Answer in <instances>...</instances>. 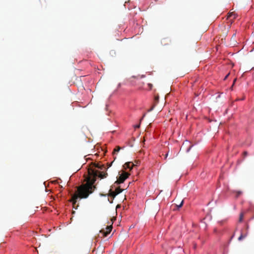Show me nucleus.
Returning <instances> with one entry per match:
<instances>
[{
	"label": "nucleus",
	"mask_w": 254,
	"mask_h": 254,
	"mask_svg": "<svg viewBox=\"0 0 254 254\" xmlns=\"http://www.w3.org/2000/svg\"><path fill=\"white\" fill-rule=\"evenodd\" d=\"M89 177L87 179V182L85 184L81 185L77 188V193L72 195L71 201L73 205H74L77 199L80 198H86L89 195L92 193L96 189L94 185L96 181V177H98L101 179L106 178L108 176L106 172H100L94 169H90L88 171Z\"/></svg>",
	"instance_id": "1"
},
{
	"label": "nucleus",
	"mask_w": 254,
	"mask_h": 254,
	"mask_svg": "<svg viewBox=\"0 0 254 254\" xmlns=\"http://www.w3.org/2000/svg\"><path fill=\"white\" fill-rule=\"evenodd\" d=\"M164 105L163 101L160 103L159 101V96L158 95L155 96L153 105L147 111H152L153 110H156V111H162L164 107Z\"/></svg>",
	"instance_id": "2"
},
{
	"label": "nucleus",
	"mask_w": 254,
	"mask_h": 254,
	"mask_svg": "<svg viewBox=\"0 0 254 254\" xmlns=\"http://www.w3.org/2000/svg\"><path fill=\"white\" fill-rule=\"evenodd\" d=\"M129 174L123 171L122 174H120V176L116 181L115 183L120 184L124 182V181L128 177Z\"/></svg>",
	"instance_id": "3"
},
{
	"label": "nucleus",
	"mask_w": 254,
	"mask_h": 254,
	"mask_svg": "<svg viewBox=\"0 0 254 254\" xmlns=\"http://www.w3.org/2000/svg\"><path fill=\"white\" fill-rule=\"evenodd\" d=\"M95 168H98L101 170H106V167L103 165H101L99 163H91L90 167L88 169V171L90 169H94L95 170Z\"/></svg>",
	"instance_id": "4"
},
{
	"label": "nucleus",
	"mask_w": 254,
	"mask_h": 254,
	"mask_svg": "<svg viewBox=\"0 0 254 254\" xmlns=\"http://www.w3.org/2000/svg\"><path fill=\"white\" fill-rule=\"evenodd\" d=\"M123 189L120 187L117 188L115 191H112L111 189L109 190V196L112 197L113 198L118 194L122 192Z\"/></svg>",
	"instance_id": "5"
},
{
	"label": "nucleus",
	"mask_w": 254,
	"mask_h": 254,
	"mask_svg": "<svg viewBox=\"0 0 254 254\" xmlns=\"http://www.w3.org/2000/svg\"><path fill=\"white\" fill-rule=\"evenodd\" d=\"M112 226H107L106 228V230L105 231L104 229H102L100 231V232L102 234L103 237H105L109 234L112 230Z\"/></svg>",
	"instance_id": "6"
},
{
	"label": "nucleus",
	"mask_w": 254,
	"mask_h": 254,
	"mask_svg": "<svg viewBox=\"0 0 254 254\" xmlns=\"http://www.w3.org/2000/svg\"><path fill=\"white\" fill-rule=\"evenodd\" d=\"M133 166H134V164L130 162H127L125 164V166L126 168H129L130 170L132 168Z\"/></svg>",
	"instance_id": "7"
},
{
	"label": "nucleus",
	"mask_w": 254,
	"mask_h": 254,
	"mask_svg": "<svg viewBox=\"0 0 254 254\" xmlns=\"http://www.w3.org/2000/svg\"><path fill=\"white\" fill-rule=\"evenodd\" d=\"M247 234H248V232H246L245 233H243L242 232H241V234L240 236V237L238 238V240L239 241H241L242 240H243L244 238H245V237H246V236H247Z\"/></svg>",
	"instance_id": "8"
},
{
	"label": "nucleus",
	"mask_w": 254,
	"mask_h": 254,
	"mask_svg": "<svg viewBox=\"0 0 254 254\" xmlns=\"http://www.w3.org/2000/svg\"><path fill=\"white\" fill-rule=\"evenodd\" d=\"M161 43L163 45H168V38H164L162 41Z\"/></svg>",
	"instance_id": "9"
},
{
	"label": "nucleus",
	"mask_w": 254,
	"mask_h": 254,
	"mask_svg": "<svg viewBox=\"0 0 254 254\" xmlns=\"http://www.w3.org/2000/svg\"><path fill=\"white\" fill-rule=\"evenodd\" d=\"M121 147L119 146H117L114 150L113 154H115L116 152H118L121 149Z\"/></svg>",
	"instance_id": "10"
},
{
	"label": "nucleus",
	"mask_w": 254,
	"mask_h": 254,
	"mask_svg": "<svg viewBox=\"0 0 254 254\" xmlns=\"http://www.w3.org/2000/svg\"><path fill=\"white\" fill-rule=\"evenodd\" d=\"M243 218H244V213H241L240 215V217H239V222H242L243 221Z\"/></svg>",
	"instance_id": "11"
},
{
	"label": "nucleus",
	"mask_w": 254,
	"mask_h": 254,
	"mask_svg": "<svg viewBox=\"0 0 254 254\" xmlns=\"http://www.w3.org/2000/svg\"><path fill=\"white\" fill-rule=\"evenodd\" d=\"M235 36H236V33H234L233 35V36L231 39V41H232L233 43H235L236 42L235 39Z\"/></svg>",
	"instance_id": "12"
},
{
	"label": "nucleus",
	"mask_w": 254,
	"mask_h": 254,
	"mask_svg": "<svg viewBox=\"0 0 254 254\" xmlns=\"http://www.w3.org/2000/svg\"><path fill=\"white\" fill-rule=\"evenodd\" d=\"M183 202H184V200H182V201H181V202L180 203V204H179V205H178V204H177V207H178V208H180V207H181L182 206L183 204Z\"/></svg>",
	"instance_id": "13"
},
{
	"label": "nucleus",
	"mask_w": 254,
	"mask_h": 254,
	"mask_svg": "<svg viewBox=\"0 0 254 254\" xmlns=\"http://www.w3.org/2000/svg\"><path fill=\"white\" fill-rule=\"evenodd\" d=\"M234 15H235V13L234 12L229 13L228 17H232V16H233Z\"/></svg>",
	"instance_id": "14"
},
{
	"label": "nucleus",
	"mask_w": 254,
	"mask_h": 254,
	"mask_svg": "<svg viewBox=\"0 0 254 254\" xmlns=\"http://www.w3.org/2000/svg\"><path fill=\"white\" fill-rule=\"evenodd\" d=\"M241 193H242L241 191H237L236 197H238Z\"/></svg>",
	"instance_id": "15"
},
{
	"label": "nucleus",
	"mask_w": 254,
	"mask_h": 254,
	"mask_svg": "<svg viewBox=\"0 0 254 254\" xmlns=\"http://www.w3.org/2000/svg\"><path fill=\"white\" fill-rule=\"evenodd\" d=\"M245 99V96H243V98H241V99H237V100H243Z\"/></svg>",
	"instance_id": "16"
},
{
	"label": "nucleus",
	"mask_w": 254,
	"mask_h": 254,
	"mask_svg": "<svg viewBox=\"0 0 254 254\" xmlns=\"http://www.w3.org/2000/svg\"><path fill=\"white\" fill-rule=\"evenodd\" d=\"M244 156H246L248 155V152L247 151H245L243 153Z\"/></svg>",
	"instance_id": "17"
},
{
	"label": "nucleus",
	"mask_w": 254,
	"mask_h": 254,
	"mask_svg": "<svg viewBox=\"0 0 254 254\" xmlns=\"http://www.w3.org/2000/svg\"><path fill=\"white\" fill-rule=\"evenodd\" d=\"M139 127H140V125H137L135 126H134V127H135V128H139Z\"/></svg>",
	"instance_id": "18"
},
{
	"label": "nucleus",
	"mask_w": 254,
	"mask_h": 254,
	"mask_svg": "<svg viewBox=\"0 0 254 254\" xmlns=\"http://www.w3.org/2000/svg\"><path fill=\"white\" fill-rule=\"evenodd\" d=\"M168 153H167L166 155H165V159H166L167 156H168Z\"/></svg>",
	"instance_id": "19"
},
{
	"label": "nucleus",
	"mask_w": 254,
	"mask_h": 254,
	"mask_svg": "<svg viewBox=\"0 0 254 254\" xmlns=\"http://www.w3.org/2000/svg\"><path fill=\"white\" fill-rule=\"evenodd\" d=\"M144 116H145V115L144 114V115H143V116L142 117V118H141V119H140V121L143 119V118L144 117Z\"/></svg>",
	"instance_id": "20"
},
{
	"label": "nucleus",
	"mask_w": 254,
	"mask_h": 254,
	"mask_svg": "<svg viewBox=\"0 0 254 254\" xmlns=\"http://www.w3.org/2000/svg\"><path fill=\"white\" fill-rule=\"evenodd\" d=\"M236 81V79H234V81H233V85L234 84V83H235V81Z\"/></svg>",
	"instance_id": "21"
},
{
	"label": "nucleus",
	"mask_w": 254,
	"mask_h": 254,
	"mask_svg": "<svg viewBox=\"0 0 254 254\" xmlns=\"http://www.w3.org/2000/svg\"><path fill=\"white\" fill-rule=\"evenodd\" d=\"M228 75H229V74H227V75L225 76V79H226V78H227V77L228 76Z\"/></svg>",
	"instance_id": "22"
}]
</instances>
